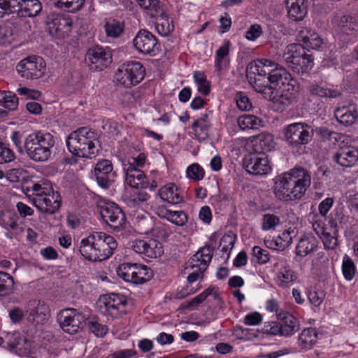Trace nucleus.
<instances>
[{
	"label": "nucleus",
	"mask_w": 358,
	"mask_h": 358,
	"mask_svg": "<svg viewBox=\"0 0 358 358\" xmlns=\"http://www.w3.org/2000/svg\"><path fill=\"white\" fill-rule=\"evenodd\" d=\"M310 183L309 171L303 167L295 166L276 178L273 193L280 201H298L305 195Z\"/></svg>",
	"instance_id": "1"
},
{
	"label": "nucleus",
	"mask_w": 358,
	"mask_h": 358,
	"mask_svg": "<svg viewBox=\"0 0 358 358\" xmlns=\"http://www.w3.org/2000/svg\"><path fill=\"white\" fill-rule=\"evenodd\" d=\"M55 141V137L50 132L42 130L34 131L24 139L25 153L34 162H47L52 155Z\"/></svg>",
	"instance_id": "2"
},
{
	"label": "nucleus",
	"mask_w": 358,
	"mask_h": 358,
	"mask_svg": "<svg viewBox=\"0 0 358 358\" xmlns=\"http://www.w3.org/2000/svg\"><path fill=\"white\" fill-rule=\"evenodd\" d=\"M95 141H97V134L94 131L87 127H80L67 136L66 144L73 156L92 158L99 152Z\"/></svg>",
	"instance_id": "3"
},
{
	"label": "nucleus",
	"mask_w": 358,
	"mask_h": 358,
	"mask_svg": "<svg viewBox=\"0 0 358 358\" xmlns=\"http://www.w3.org/2000/svg\"><path fill=\"white\" fill-rule=\"evenodd\" d=\"M31 190V201L41 213L52 215L59 209L62 198L57 191H54L51 182L41 180L32 185Z\"/></svg>",
	"instance_id": "4"
},
{
	"label": "nucleus",
	"mask_w": 358,
	"mask_h": 358,
	"mask_svg": "<svg viewBox=\"0 0 358 358\" xmlns=\"http://www.w3.org/2000/svg\"><path fill=\"white\" fill-rule=\"evenodd\" d=\"M308 52L309 50H305L301 44L291 43L287 46L282 58L294 72L303 74L310 71L314 66V58Z\"/></svg>",
	"instance_id": "5"
},
{
	"label": "nucleus",
	"mask_w": 358,
	"mask_h": 358,
	"mask_svg": "<svg viewBox=\"0 0 358 358\" xmlns=\"http://www.w3.org/2000/svg\"><path fill=\"white\" fill-rule=\"evenodd\" d=\"M213 247L206 244L188 260L185 267V273L188 275L189 283H193L198 279L203 278V273L213 258Z\"/></svg>",
	"instance_id": "6"
},
{
	"label": "nucleus",
	"mask_w": 358,
	"mask_h": 358,
	"mask_svg": "<svg viewBox=\"0 0 358 358\" xmlns=\"http://www.w3.org/2000/svg\"><path fill=\"white\" fill-rule=\"evenodd\" d=\"M282 133L284 138L289 147L299 149L312 141L314 129L306 122H295L285 126Z\"/></svg>",
	"instance_id": "7"
},
{
	"label": "nucleus",
	"mask_w": 358,
	"mask_h": 358,
	"mask_svg": "<svg viewBox=\"0 0 358 358\" xmlns=\"http://www.w3.org/2000/svg\"><path fill=\"white\" fill-rule=\"evenodd\" d=\"M145 75V69L140 62L129 61L117 69L114 78L120 85L131 88L140 83Z\"/></svg>",
	"instance_id": "8"
},
{
	"label": "nucleus",
	"mask_w": 358,
	"mask_h": 358,
	"mask_svg": "<svg viewBox=\"0 0 358 358\" xmlns=\"http://www.w3.org/2000/svg\"><path fill=\"white\" fill-rule=\"evenodd\" d=\"M45 70L43 59L38 56H29L20 61L16 66L18 74L27 80H35L41 78Z\"/></svg>",
	"instance_id": "9"
},
{
	"label": "nucleus",
	"mask_w": 358,
	"mask_h": 358,
	"mask_svg": "<svg viewBox=\"0 0 358 358\" xmlns=\"http://www.w3.org/2000/svg\"><path fill=\"white\" fill-rule=\"evenodd\" d=\"M85 62L92 71H101L112 63V54L108 48L95 45L88 49Z\"/></svg>",
	"instance_id": "10"
},
{
	"label": "nucleus",
	"mask_w": 358,
	"mask_h": 358,
	"mask_svg": "<svg viewBox=\"0 0 358 358\" xmlns=\"http://www.w3.org/2000/svg\"><path fill=\"white\" fill-rule=\"evenodd\" d=\"M85 316L75 308H65L57 315V321L62 330L69 334H76L85 322Z\"/></svg>",
	"instance_id": "11"
},
{
	"label": "nucleus",
	"mask_w": 358,
	"mask_h": 358,
	"mask_svg": "<svg viewBox=\"0 0 358 358\" xmlns=\"http://www.w3.org/2000/svg\"><path fill=\"white\" fill-rule=\"evenodd\" d=\"M100 214L106 223L115 231L124 228L126 217L121 208L113 202L106 203L101 207Z\"/></svg>",
	"instance_id": "12"
},
{
	"label": "nucleus",
	"mask_w": 358,
	"mask_h": 358,
	"mask_svg": "<svg viewBox=\"0 0 358 358\" xmlns=\"http://www.w3.org/2000/svg\"><path fill=\"white\" fill-rule=\"evenodd\" d=\"M127 304V300L124 295L110 293L100 298L98 306L103 314L115 317L124 310Z\"/></svg>",
	"instance_id": "13"
},
{
	"label": "nucleus",
	"mask_w": 358,
	"mask_h": 358,
	"mask_svg": "<svg viewBox=\"0 0 358 358\" xmlns=\"http://www.w3.org/2000/svg\"><path fill=\"white\" fill-rule=\"evenodd\" d=\"M46 24L50 34L64 38L71 31L72 20L68 15L52 13L47 16Z\"/></svg>",
	"instance_id": "14"
},
{
	"label": "nucleus",
	"mask_w": 358,
	"mask_h": 358,
	"mask_svg": "<svg viewBox=\"0 0 358 358\" xmlns=\"http://www.w3.org/2000/svg\"><path fill=\"white\" fill-rule=\"evenodd\" d=\"M243 165L252 175L266 174L271 170L268 160L264 154L249 153L244 157Z\"/></svg>",
	"instance_id": "15"
},
{
	"label": "nucleus",
	"mask_w": 358,
	"mask_h": 358,
	"mask_svg": "<svg viewBox=\"0 0 358 358\" xmlns=\"http://www.w3.org/2000/svg\"><path fill=\"white\" fill-rule=\"evenodd\" d=\"M336 31L341 41L345 43L351 42L358 36V17L342 16L338 21Z\"/></svg>",
	"instance_id": "16"
},
{
	"label": "nucleus",
	"mask_w": 358,
	"mask_h": 358,
	"mask_svg": "<svg viewBox=\"0 0 358 358\" xmlns=\"http://www.w3.org/2000/svg\"><path fill=\"white\" fill-rule=\"evenodd\" d=\"M49 312L48 306L41 300L32 299L27 303L26 315L29 322L39 324L46 322Z\"/></svg>",
	"instance_id": "17"
},
{
	"label": "nucleus",
	"mask_w": 358,
	"mask_h": 358,
	"mask_svg": "<svg viewBox=\"0 0 358 358\" xmlns=\"http://www.w3.org/2000/svg\"><path fill=\"white\" fill-rule=\"evenodd\" d=\"M133 44L138 52L145 55L158 50L160 46L157 38L146 29L138 31L133 40Z\"/></svg>",
	"instance_id": "18"
},
{
	"label": "nucleus",
	"mask_w": 358,
	"mask_h": 358,
	"mask_svg": "<svg viewBox=\"0 0 358 358\" xmlns=\"http://www.w3.org/2000/svg\"><path fill=\"white\" fill-rule=\"evenodd\" d=\"M297 87L282 88L280 94H274V90L271 91V96L266 99L271 102V108L277 112L284 111L290 106L295 99Z\"/></svg>",
	"instance_id": "19"
},
{
	"label": "nucleus",
	"mask_w": 358,
	"mask_h": 358,
	"mask_svg": "<svg viewBox=\"0 0 358 358\" xmlns=\"http://www.w3.org/2000/svg\"><path fill=\"white\" fill-rule=\"evenodd\" d=\"M268 82H270L272 90H274L277 87L292 88L297 85L296 80L285 68L278 66L270 72Z\"/></svg>",
	"instance_id": "20"
},
{
	"label": "nucleus",
	"mask_w": 358,
	"mask_h": 358,
	"mask_svg": "<svg viewBox=\"0 0 358 358\" xmlns=\"http://www.w3.org/2000/svg\"><path fill=\"white\" fill-rule=\"evenodd\" d=\"M96 236L99 262H101L107 259L113 254L114 250L117 248V243L112 236L104 232L96 231Z\"/></svg>",
	"instance_id": "21"
},
{
	"label": "nucleus",
	"mask_w": 358,
	"mask_h": 358,
	"mask_svg": "<svg viewBox=\"0 0 358 358\" xmlns=\"http://www.w3.org/2000/svg\"><path fill=\"white\" fill-rule=\"evenodd\" d=\"M334 117L341 124L345 127L352 126L358 119V107L355 104L338 107L334 110Z\"/></svg>",
	"instance_id": "22"
},
{
	"label": "nucleus",
	"mask_w": 358,
	"mask_h": 358,
	"mask_svg": "<svg viewBox=\"0 0 358 358\" xmlns=\"http://www.w3.org/2000/svg\"><path fill=\"white\" fill-rule=\"evenodd\" d=\"M281 328V336L290 337L300 329V324L297 318L288 312L277 314Z\"/></svg>",
	"instance_id": "23"
},
{
	"label": "nucleus",
	"mask_w": 358,
	"mask_h": 358,
	"mask_svg": "<svg viewBox=\"0 0 358 358\" xmlns=\"http://www.w3.org/2000/svg\"><path fill=\"white\" fill-rule=\"evenodd\" d=\"M79 251L86 259L92 262H99L96 231L82 239Z\"/></svg>",
	"instance_id": "24"
},
{
	"label": "nucleus",
	"mask_w": 358,
	"mask_h": 358,
	"mask_svg": "<svg viewBox=\"0 0 358 358\" xmlns=\"http://www.w3.org/2000/svg\"><path fill=\"white\" fill-rule=\"evenodd\" d=\"M333 161L343 167H351L358 160V150L355 147L341 148L334 155Z\"/></svg>",
	"instance_id": "25"
},
{
	"label": "nucleus",
	"mask_w": 358,
	"mask_h": 358,
	"mask_svg": "<svg viewBox=\"0 0 358 358\" xmlns=\"http://www.w3.org/2000/svg\"><path fill=\"white\" fill-rule=\"evenodd\" d=\"M125 177L127 184L132 188L147 189L149 187L143 171L131 164L127 169Z\"/></svg>",
	"instance_id": "26"
},
{
	"label": "nucleus",
	"mask_w": 358,
	"mask_h": 358,
	"mask_svg": "<svg viewBox=\"0 0 358 358\" xmlns=\"http://www.w3.org/2000/svg\"><path fill=\"white\" fill-rule=\"evenodd\" d=\"M297 39L303 43L305 50H320L324 45L323 39L317 33L308 29L301 30L297 35Z\"/></svg>",
	"instance_id": "27"
},
{
	"label": "nucleus",
	"mask_w": 358,
	"mask_h": 358,
	"mask_svg": "<svg viewBox=\"0 0 358 358\" xmlns=\"http://www.w3.org/2000/svg\"><path fill=\"white\" fill-rule=\"evenodd\" d=\"M318 241L316 238L311 235L302 236L296 246V255L303 258L311 252H315L317 248Z\"/></svg>",
	"instance_id": "28"
},
{
	"label": "nucleus",
	"mask_w": 358,
	"mask_h": 358,
	"mask_svg": "<svg viewBox=\"0 0 358 358\" xmlns=\"http://www.w3.org/2000/svg\"><path fill=\"white\" fill-rule=\"evenodd\" d=\"M286 8L289 18L294 21L302 20L307 14V1L287 0Z\"/></svg>",
	"instance_id": "29"
},
{
	"label": "nucleus",
	"mask_w": 358,
	"mask_h": 358,
	"mask_svg": "<svg viewBox=\"0 0 358 358\" xmlns=\"http://www.w3.org/2000/svg\"><path fill=\"white\" fill-rule=\"evenodd\" d=\"M210 127L211 123L207 113L202 114L192 124V129L199 141H205L209 137Z\"/></svg>",
	"instance_id": "30"
},
{
	"label": "nucleus",
	"mask_w": 358,
	"mask_h": 358,
	"mask_svg": "<svg viewBox=\"0 0 358 358\" xmlns=\"http://www.w3.org/2000/svg\"><path fill=\"white\" fill-rule=\"evenodd\" d=\"M160 198L171 204L180 203L183 201L181 190L174 183H169L159 190Z\"/></svg>",
	"instance_id": "31"
},
{
	"label": "nucleus",
	"mask_w": 358,
	"mask_h": 358,
	"mask_svg": "<svg viewBox=\"0 0 358 358\" xmlns=\"http://www.w3.org/2000/svg\"><path fill=\"white\" fill-rule=\"evenodd\" d=\"M25 0H0V19L6 15L16 14L22 17Z\"/></svg>",
	"instance_id": "32"
},
{
	"label": "nucleus",
	"mask_w": 358,
	"mask_h": 358,
	"mask_svg": "<svg viewBox=\"0 0 358 358\" xmlns=\"http://www.w3.org/2000/svg\"><path fill=\"white\" fill-rule=\"evenodd\" d=\"M229 41H225L215 54V67L220 73L227 71L229 66Z\"/></svg>",
	"instance_id": "33"
},
{
	"label": "nucleus",
	"mask_w": 358,
	"mask_h": 358,
	"mask_svg": "<svg viewBox=\"0 0 358 358\" xmlns=\"http://www.w3.org/2000/svg\"><path fill=\"white\" fill-rule=\"evenodd\" d=\"M253 151L258 154H264L271 151L273 148V138L271 134L262 133L257 135L252 141Z\"/></svg>",
	"instance_id": "34"
},
{
	"label": "nucleus",
	"mask_w": 358,
	"mask_h": 358,
	"mask_svg": "<svg viewBox=\"0 0 358 358\" xmlns=\"http://www.w3.org/2000/svg\"><path fill=\"white\" fill-rule=\"evenodd\" d=\"M317 332L314 328H307L302 331L299 336V345L301 349L307 350L311 349L317 342Z\"/></svg>",
	"instance_id": "35"
},
{
	"label": "nucleus",
	"mask_w": 358,
	"mask_h": 358,
	"mask_svg": "<svg viewBox=\"0 0 358 358\" xmlns=\"http://www.w3.org/2000/svg\"><path fill=\"white\" fill-rule=\"evenodd\" d=\"M296 278L297 274L294 271L289 267H283L278 272L275 280L279 287L286 288L296 281Z\"/></svg>",
	"instance_id": "36"
},
{
	"label": "nucleus",
	"mask_w": 358,
	"mask_h": 358,
	"mask_svg": "<svg viewBox=\"0 0 358 358\" xmlns=\"http://www.w3.org/2000/svg\"><path fill=\"white\" fill-rule=\"evenodd\" d=\"M329 224L331 231L324 230L321 238L325 249L334 250L338 245V229L336 228L335 221H329Z\"/></svg>",
	"instance_id": "37"
},
{
	"label": "nucleus",
	"mask_w": 358,
	"mask_h": 358,
	"mask_svg": "<svg viewBox=\"0 0 358 358\" xmlns=\"http://www.w3.org/2000/svg\"><path fill=\"white\" fill-rule=\"evenodd\" d=\"M136 267V263L124 262L118 266L116 272L117 275L124 281L134 284Z\"/></svg>",
	"instance_id": "38"
},
{
	"label": "nucleus",
	"mask_w": 358,
	"mask_h": 358,
	"mask_svg": "<svg viewBox=\"0 0 358 358\" xmlns=\"http://www.w3.org/2000/svg\"><path fill=\"white\" fill-rule=\"evenodd\" d=\"M308 92L310 95L321 98H337L341 96L339 90L325 88L317 83H311L308 86Z\"/></svg>",
	"instance_id": "39"
},
{
	"label": "nucleus",
	"mask_w": 358,
	"mask_h": 358,
	"mask_svg": "<svg viewBox=\"0 0 358 358\" xmlns=\"http://www.w3.org/2000/svg\"><path fill=\"white\" fill-rule=\"evenodd\" d=\"M237 122L242 130L257 129L262 126V120L253 115L245 114L238 117Z\"/></svg>",
	"instance_id": "40"
},
{
	"label": "nucleus",
	"mask_w": 358,
	"mask_h": 358,
	"mask_svg": "<svg viewBox=\"0 0 358 358\" xmlns=\"http://www.w3.org/2000/svg\"><path fill=\"white\" fill-rule=\"evenodd\" d=\"M155 29L159 34L166 36L173 31L174 26L173 22L169 21L168 15L162 12L155 22Z\"/></svg>",
	"instance_id": "41"
},
{
	"label": "nucleus",
	"mask_w": 358,
	"mask_h": 358,
	"mask_svg": "<svg viewBox=\"0 0 358 358\" xmlns=\"http://www.w3.org/2000/svg\"><path fill=\"white\" fill-rule=\"evenodd\" d=\"M315 133L323 141H329L335 144L343 137V134L331 130L327 127H317L314 129Z\"/></svg>",
	"instance_id": "42"
},
{
	"label": "nucleus",
	"mask_w": 358,
	"mask_h": 358,
	"mask_svg": "<svg viewBox=\"0 0 358 358\" xmlns=\"http://www.w3.org/2000/svg\"><path fill=\"white\" fill-rule=\"evenodd\" d=\"M85 0H54L55 7L70 12L76 13L84 6Z\"/></svg>",
	"instance_id": "43"
},
{
	"label": "nucleus",
	"mask_w": 358,
	"mask_h": 358,
	"mask_svg": "<svg viewBox=\"0 0 358 358\" xmlns=\"http://www.w3.org/2000/svg\"><path fill=\"white\" fill-rule=\"evenodd\" d=\"M19 99L11 91H0V105L10 110L17 109Z\"/></svg>",
	"instance_id": "44"
},
{
	"label": "nucleus",
	"mask_w": 358,
	"mask_h": 358,
	"mask_svg": "<svg viewBox=\"0 0 358 358\" xmlns=\"http://www.w3.org/2000/svg\"><path fill=\"white\" fill-rule=\"evenodd\" d=\"M106 34L111 38L121 36L124 29V23L115 19H110L104 25Z\"/></svg>",
	"instance_id": "45"
},
{
	"label": "nucleus",
	"mask_w": 358,
	"mask_h": 358,
	"mask_svg": "<svg viewBox=\"0 0 358 358\" xmlns=\"http://www.w3.org/2000/svg\"><path fill=\"white\" fill-rule=\"evenodd\" d=\"M14 279L8 273L0 271V296H6L13 292Z\"/></svg>",
	"instance_id": "46"
},
{
	"label": "nucleus",
	"mask_w": 358,
	"mask_h": 358,
	"mask_svg": "<svg viewBox=\"0 0 358 358\" xmlns=\"http://www.w3.org/2000/svg\"><path fill=\"white\" fill-rule=\"evenodd\" d=\"M84 324L88 328L89 331L93 333L96 336L102 337L106 335L108 331L107 327L101 324L98 322V318L96 316L85 318Z\"/></svg>",
	"instance_id": "47"
},
{
	"label": "nucleus",
	"mask_w": 358,
	"mask_h": 358,
	"mask_svg": "<svg viewBox=\"0 0 358 358\" xmlns=\"http://www.w3.org/2000/svg\"><path fill=\"white\" fill-rule=\"evenodd\" d=\"M42 10V3L39 0H25L22 17H34Z\"/></svg>",
	"instance_id": "48"
},
{
	"label": "nucleus",
	"mask_w": 358,
	"mask_h": 358,
	"mask_svg": "<svg viewBox=\"0 0 358 358\" xmlns=\"http://www.w3.org/2000/svg\"><path fill=\"white\" fill-rule=\"evenodd\" d=\"M252 86L255 90L262 94L265 99L268 96H271L272 89L270 82H268V76L267 78L256 76Z\"/></svg>",
	"instance_id": "49"
},
{
	"label": "nucleus",
	"mask_w": 358,
	"mask_h": 358,
	"mask_svg": "<svg viewBox=\"0 0 358 358\" xmlns=\"http://www.w3.org/2000/svg\"><path fill=\"white\" fill-rule=\"evenodd\" d=\"M193 77L198 86V91L204 96L208 95L210 91V85L204 73L199 71H194Z\"/></svg>",
	"instance_id": "50"
},
{
	"label": "nucleus",
	"mask_w": 358,
	"mask_h": 358,
	"mask_svg": "<svg viewBox=\"0 0 358 358\" xmlns=\"http://www.w3.org/2000/svg\"><path fill=\"white\" fill-rule=\"evenodd\" d=\"M148 244L146 250V257L150 258H157L164 254L162 244L157 240L153 238L148 239Z\"/></svg>",
	"instance_id": "51"
},
{
	"label": "nucleus",
	"mask_w": 358,
	"mask_h": 358,
	"mask_svg": "<svg viewBox=\"0 0 358 358\" xmlns=\"http://www.w3.org/2000/svg\"><path fill=\"white\" fill-rule=\"evenodd\" d=\"M342 272L345 280H351L356 273V268L352 259L345 255L342 262Z\"/></svg>",
	"instance_id": "52"
},
{
	"label": "nucleus",
	"mask_w": 358,
	"mask_h": 358,
	"mask_svg": "<svg viewBox=\"0 0 358 358\" xmlns=\"http://www.w3.org/2000/svg\"><path fill=\"white\" fill-rule=\"evenodd\" d=\"M164 217L178 226H183L187 222V216L183 211L166 210Z\"/></svg>",
	"instance_id": "53"
},
{
	"label": "nucleus",
	"mask_w": 358,
	"mask_h": 358,
	"mask_svg": "<svg viewBox=\"0 0 358 358\" xmlns=\"http://www.w3.org/2000/svg\"><path fill=\"white\" fill-rule=\"evenodd\" d=\"M292 242V238L290 233L287 231H284L273 242L271 243V247L273 245L277 250H283L289 247Z\"/></svg>",
	"instance_id": "54"
},
{
	"label": "nucleus",
	"mask_w": 358,
	"mask_h": 358,
	"mask_svg": "<svg viewBox=\"0 0 358 358\" xmlns=\"http://www.w3.org/2000/svg\"><path fill=\"white\" fill-rule=\"evenodd\" d=\"M136 275L134 284H143L147 282L152 276V271L145 265L137 264Z\"/></svg>",
	"instance_id": "55"
},
{
	"label": "nucleus",
	"mask_w": 358,
	"mask_h": 358,
	"mask_svg": "<svg viewBox=\"0 0 358 358\" xmlns=\"http://www.w3.org/2000/svg\"><path fill=\"white\" fill-rule=\"evenodd\" d=\"M280 222L279 217L273 214H265L262 218V229L268 231L275 228Z\"/></svg>",
	"instance_id": "56"
},
{
	"label": "nucleus",
	"mask_w": 358,
	"mask_h": 358,
	"mask_svg": "<svg viewBox=\"0 0 358 358\" xmlns=\"http://www.w3.org/2000/svg\"><path fill=\"white\" fill-rule=\"evenodd\" d=\"M252 255L256 258V262L259 264H266L270 259V254L268 251L259 246H255L252 248Z\"/></svg>",
	"instance_id": "57"
},
{
	"label": "nucleus",
	"mask_w": 358,
	"mask_h": 358,
	"mask_svg": "<svg viewBox=\"0 0 358 358\" xmlns=\"http://www.w3.org/2000/svg\"><path fill=\"white\" fill-rule=\"evenodd\" d=\"M1 225L7 230L11 229L15 231H21L19 224L16 220V217L15 215L8 213V215H4L3 217L1 219Z\"/></svg>",
	"instance_id": "58"
},
{
	"label": "nucleus",
	"mask_w": 358,
	"mask_h": 358,
	"mask_svg": "<svg viewBox=\"0 0 358 358\" xmlns=\"http://www.w3.org/2000/svg\"><path fill=\"white\" fill-rule=\"evenodd\" d=\"M187 176L194 180H201L204 176V170L198 164H193L187 169Z\"/></svg>",
	"instance_id": "59"
},
{
	"label": "nucleus",
	"mask_w": 358,
	"mask_h": 358,
	"mask_svg": "<svg viewBox=\"0 0 358 358\" xmlns=\"http://www.w3.org/2000/svg\"><path fill=\"white\" fill-rule=\"evenodd\" d=\"M236 242V237L234 236L225 234L220 240V246L221 247V252H230L234 248Z\"/></svg>",
	"instance_id": "60"
},
{
	"label": "nucleus",
	"mask_w": 358,
	"mask_h": 358,
	"mask_svg": "<svg viewBox=\"0 0 358 358\" xmlns=\"http://www.w3.org/2000/svg\"><path fill=\"white\" fill-rule=\"evenodd\" d=\"M262 332L274 336L279 335L281 336V328L279 321L266 322L262 329Z\"/></svg>",
	"instance_id": "61"
},
{
	"label": "nucleus",
	"mask_w": 358,
	"mask_h": 358,
	"mask_svg": "<svg viewBox=\"0 0 358 358\" xmlns=\"http://www.w3.org/2000/svg\"><path fill=\"white\" fill-rule=\"evenodd\" d=\"M236 104L239 109L242 110H248L252 108V103L247 96L242 92L236 94Z\"/></svg>",
	"instance_id": "62"
},
{
	"label": "nucleus",
	"mask_w": 358,
	"mask_h": 358,
	"mask_svg": "<svg viewBox=\"0 0 358 358\" xmlns=\"http://www.w3.org/2000/svg\"><path fill=\"white\" fill-rule=\"evenodd\" d=\"M148 238L146 239H136L131 243V248L136 253L146 256V250L148 248Z\"/></svg>",
	"instance_id": "63"
},
{
	"label": "nucleus",
	"mask_w": 358,
	"mask_h": 358,
	"mask_svg": "<svg viewBox=\"0 0 358 358\" xmlns=\"http://www.w3.org/2000/svg\"><path fill=\"white\" fill-rule=\"evenodd\" d=\"M235 331L241 339L251 340L253 338L257 337V334L252 329L243 328L242 327L240 326H236L235 327Z\"/></svg>",
	"instance_id": "64"
}]
</instances>
